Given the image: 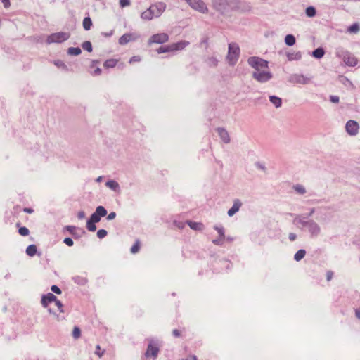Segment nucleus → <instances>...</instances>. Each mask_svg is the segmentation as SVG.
<instances>
[{"instance_id":"obj_48","label":"nucleus","mask_w":360,"mask_h":360,"mask_svg":"<svg viewBox=\"0 0 360 360\" xmlns=\"http://www.w3.org/2000/svg\"><path fill=\"white\" fill-rule=\"evenodd\" d=\"M115 216H116L115 212H111L108 214V216L107 217V219L108 220H112L115 217Z\"/></svg>"},{"instance_id":"obj_46","label":"nucleus","mask_w":360,"mask_h":360,"mask_svg":"<svg viewBox=\"0 0 360 360\" xmlns=\"http://www.w3.org/2000/svg\"><path fill=\"white\" fill-rule=\"evenodd\" d=\"M1 2L3 3L4 4V6L7 8L10 6L11 4H10V0H1Z\"/></svg>"},{"instance_id":"obj_12","label":"nucleus","mask_w":360,"mask_h":360,"mask_svg":"<svg viewBox=\"0 0 360 360\" xmlns=\"http://www.w3.org/2000/svg\"><path fill=\"white\" fill-rule=\"evenodd\" d=\"M310 78L303 75H293L290 77V82L297 84H307L309 83Z\"/></svg>"},{"instance_id":"obj_40","label":"nucleus","mask_w":360,"mask_h":360,"mask_svg":"<svg viewBox=\"0 0 360 360\" xmlns=\"http://www.w3.org/2000/svg\"><path fill=\"white\" fill-rule=\"evenodd\" d=\"M51 289V290H52L53 292H55V293H56V294H58V295H59V294H60V293H61V290H60V289L58 286H56V285H52Z\"/></svg>"},{"instance_id":"obj_23","label":"nucleus","mask_w":360,"mask_h":360,"mask_svg":"<svg viewBox=\"0 0 360 360\" xmlns=\"http://www.w3.org/2000/svg\"><path fill=\"white\" fill-rule=\"evenodd\" d=\"M269 99L270 101L275 105L276 108H279L281 106L282 100L281 98L275 96H271L269 97Z\"/></svg>"},{"instance_id":"obj_3","label":"nucleus","mask_w":360,"mask_h":360,"mask_svg":"<svg viewBox=\"0 0 360 360\" xmlns=\"http://www.w3.org/2000/svg\"><path fill=\"white\" fill-rule=\"evenodd\" d=\"M70 37V32H59L52 33L49 35L46 39L47 44L53 43H62L68 40Z\"/></svg>"},{"instance_id":"obj_15","label":"nucleus","mask_w":360,"mask_h":360,"mask_svg":"<svg viewBox=\"0 0 360 360\" xmlns=\"http://www.w3.org/2000/svg\"><path fill=\"white\" fill-rule=\"evenodd\" d=\"M68 231H69L72 235L79 237L83 233H84V231L74 226H67L65 228Z\"/></svg>"},{"instance_id":"obj_30","label":"nucleus","mask_w":360,"mask_h":360,"mask_svg":"<svg viewBox=\"0 0 360 360\" xmlns=\"http://www.w3.org/2000/svg\"><path fill=\"white\" fill-rule=\"evenodd\" d=\"M18 233L22 236H27L29 235L30 231L27 227L22 226L20 227V229H18Z\"/></svg>"},{"instance_id":"obj_18","label":"nucleus","mask_w":360,"mask_h":360,"mask_svg":"<svg viewBox=\"0 0 360 360\" xmlns=\"http://www.w3.org/2000/svg\"><path fill=\"white\" fill-rule=\"evenodd\" d=\"M307 228L309 232H311L313 235H316L319 232V227L317 224L309 221L307 223Z\"/></svg>"},{"instance_id":"obj_54","label":"nucleus","mask_w":360,"mask_h":360,"mask_svg":"<svg viewBox=\"0 0 360 360\" xmlns=\"http://www.w3.org/2000/svg\"><path fill=\"white\" fill-rule=\"evenodd\" d=\"M79 219H83L84 217V212H79L77 214Z\"/></svg>"},{"instance_id":"obj_49","label":"nucleus","mask_w":360,"mask_h":360,"mask_svg":"<svg viewBox=\"0 0 360 360\" xmlns=\"http://www.w3.org/2000/svg\"><path fill=\"white\" fill-rule=\"evenodd\" d=\"M333 273L332 271H328L327 272L326 276H327V280H328V281L331 280V278H332V277H333Z\"/></svg>"},{"instance_id":"obj_34","label":"nucleus","mask_w":360,"mask_h":360,"mask_svg":"<svg viewBox=\"0 0 360 360\" xmlns=\"http://www.w3.org/2000/svg\"><path fill=\"white\" fill-rule=\"evenodd\" d=\"M80 329L78 327H75L72 331V336L77 339L80 337Z\"/></svg>"},{"instance_id":"obj_37","label":"nucleus","mask_w":360,"mask_h":360,"mask_svg":"<svg viewBox=\"0 0 360 360\" xmlns=\"http://www.w3.org/2000/svg\"><path fill=\"white\" fill-rule=\"evenodd\" d=\"M107 235V231L104 229H101L99 230L98 232H97V236L99 238H103L104 237H105Z\"/></svg>"},{"instance_id":"obj_28","label":"nucleus","mask_w":360,"mask_h":360,"mask_svg":"<svg viewBox=\"0 0 360 360\" xmlns=\"http://www.w3.org/2000/svg\"><path fill=\"white\" fill-rule=\"evenodd\" d=\"M306 254V252L305 250H300L297 252V253L294 256V259L296 260V261H300L301 260L305 255Z\"/></svg>"},{"instance_id":"obj_27","label":"nucleus","mask_w":360,"mask_h":360,"mask_svg":"<svg viewBox=\"0 0 360 360\" xmlns=\"http://www.w3.org/2000/svg\"><path fill=\"white\" fill-rule=\"evenodd\" d=\"M360 30V26L358 23H354L347 28V31L350 33H357Z\"/></svg>"},{"instance_id":"obj_39","label":"nucleus","mask_w":360,"mask_h":360,"mask_svg":"<svg viewBox=\"0 0 360 360\" xmlns=\"http://www.w3.org/2000/svg\"><path fill=\"white\" fill-rule=\"evenodd\" d=\"M82 48L87 51H90V41H86L84 42L82 44Z\"/></svg>"},{"instance_id":"obj_41","label":"nucleus","mask_w":360,"mask_h":360,"mask_svg":"<svg viewBox=\"0 0 360 360\" xmlns=\"http://www.w3.org/2000/svg\"><path fill=\"white\" fill-rule=\"evenodd\" d=\"M64 243L68 246H72L73 245V240L70 238H65Z\"/></svg>"},{"instance_id":"obj_26","label":"nucleus","mask_w":360,"mask_h":360,"mask_svg":"<svg viewBox=\"0 0 360 360\" xmlns=\"http://www.w3.org/2000/svg\"><path fill=\"white\" fill-rule=\"evenodd\" d=\"M285 42L288 46H292L295 44V38L292 34L285 36Z\"/></svg>"},{"instance_id":"obj_16","label":"nucleus","mask_w":360,"mask_h":360,"mask_svg":"<svg viewBox=\"0 0 360 360\" xmlns=\"http://www.w3.org/2000/svg\"><path fill=\"white\" fill-rule=\"evenodd\" d=\"M241 205L242 203L239 200H235L232 207L228 211L229 216L231 217L235 214L239 210Z\"/></svg>"},{"instance_id":"obj_56","label":"nucleus","mask_w":360,"mask_h":360,"mask_svg":"<svg viewBox=\"0 0 360 360\" xmlns=\"http://www.w3.org/2000/svg\"><path fill=\"white\" fill-rule=\"evenodd\" d=\"M86 229L90 231V219L86 221Z\"/></svg>"},{"instance_id":"obj_6","label":"nucleus","mask_w":360,"mask_h":360,"mask_svg":"<svg viewBox=\"0 0 360 360\" xmlns=\"http://www.w3.org/2000/svg\"><path fill=\"white\" fill-rule=\"evenodd\" d=\"M189 6L194 10L200 13H205L207 12V8L202 0H186Z\"/></svg>"},{"instance_id":"obj_53","label":"nucleus","mask_w":360,"mask_h":360,"mask_svg":"<svg viewBox=\"0 0 360 360\" xmlns=\"http://www.w3.org/2000/svg\"><path fill=\"white\" fill-rule=\"evenodd\" d=\"M24 212H27V213H29V214H31L34 212V210L32 209V208H24Z\"/></svg>"},{"instance_id":"obj_11","label":"nucleus","mask_w":360,"mask_h":360,"mask_svg":"<svg viewBox=\"0 0 360 360\" xmlns=\"http://www.w3.org/2000/svg\"><path fill=\"white\" fill-rule=\"evenodd\" d=\"M139 35L136 33H128L122 35L120 39L119 43L121 45H124L129 41H135L139 38Z\"/></svg>"},{"instance_id":"obj_10","label":"nucleus","mask_w":360,"mask_h":360,"mask_svg":"<svg viewBox=\"0 0 360 360\" xmlns=\"http://www.w3.org/2000/svg\"><path fill=\"white\" fill-rule=\"evenodd\" d=\"M106 214V210L103 206H98L96 208L95 213L91 214V224L98 222L101 217L105 216Z\"/></svg>"},{"instance_id":"obj_32","label":"nucleus","mask_w":360,"mask_h":360,"mask_svg":"<svg viewBox=\"0 0 360 360\" xmlns=\"http://www.w3.org/2000/svg\"><path fill=\"white\" fill-rule=\"evenodd\" d=\"M140 249V242L139 240H136L135 244L131 247V252L133 254H135L139 251Z\"/></svg>"},{"instance_id":"obj_7","label":"nucleus","mask_w":360,"mask_h":360,"mask_svg":"<svg viewBox=\"0 0 360 360\" xmlns=\"http://www.w3.org/2000/svg\"><path fill=\"white\" fill-rule=\"evenodd\" d=\"M169 40V36L166 33H159L153 34L148 40V44H163Z\"/></svg>"},{"instance_id":"obj_35","label":"nucleus","mask_w":360,"mask_h":360,"mask_svg":"<svg viewBox=\"0 0 360 360\" xmlns=\"http://www.w3.org/2000/svg\"><path fill=\"white\" fill-rule=\"evenodd\" d=\"M294 188L297 193L300 194H303L305 193V188L302 185H296L294 186Z\"/></svg>"},{"instance_id":"obj_13","label":"nucleus","mask_w":360,"mask_h":360,"mask_svg":"<svg viewBox=\"0 0 360 360\" xmlns=\"http://www.w3.org/2000/svg\"><path fill=\"white\" fill-rule=\"evenodd\" d=\"M343 60L347 65L354 67L357 64V58L350 53H346L343 56Z\"/></svg>"},{"instance_id":"obj_42","label":"nucleus","mask_w":360,"mask_h":360,"mask_svg":"<svg viewBox=\"0 0 360 360\" xmlns=\"http://www.w3.org/2000/svg\"><path fill=\"white\" fill-rule=\"evenodd\" d=\"M54 64L58 68H65L66 66L61 60H56L54 62Z\"/></svg>"},{"instance_id":"obj_50","label":"nucleus","mask_w":360,"mask_h":360,"mask_svg":"<svg viewBox=\"0 0 360 360\" xmlns=\"http://www.w3.org/2000/svg\"><path fill=\"white\" fill-rule=\"evenodd\" d=\"M100 349H101L100 347L97 346L96 347V349L95 351V354H97L99 357H101L102 356V354L100 353Z\"/></svg>"},{"instance_id":"obj_19","label":"nucleus","mask_w":360,"mask_h":360,"mask_svg":"<svg viewBox=\"0 0 360 360\" xmlns=\"http://www.w3.org/2000/svg\"><path fill=\"white\" fill-rule=\"evenodd\" d=\"M105 186L114 191H116V192L120 191L119 184L114 180H110V181H107L105 183Z\"/></svg>"},{"instance_id":"obj_24","label":"nucleus","mask_w":360,"mask_h":360,"mask_svg":"<svg viewBox=\"0 0 360 360\" xmlns=\"http://www.w3.org/2000/svg\"><path fill=\"white\" fill-rule=\"evenodd\" d=\"M324 53V50L322 48H318L313 51L312 56L316 58H321L323 56Z\"/></svg>"},{"instance_id":"obj_29","label":"nucleus","mask_w":360,"mask_h":360,"mask_svg":"<svg viewBox=\"0 0 360 360\" xmlns=\"http://www.w3.org/2000/svg\"><path fill=\"white\" fill-rule=\"evenodd\" d=\"M117 64V60L115 59H110L105 62L104 66L107 68H113Z\"/></svg>"},{"instance_id":"obj_36","label":"nucleus","mask_w":360,"mask_h":360,"mask_svg":"<svg viewBox=\"0 0 360 360\" xmlns=\"http://www.w3.org/2000/svg\"><path fill=\"white\" fill-rule=\"evenodd\" d=\"M214 229L218 232V233L219 234V236L221 238H224L225 237L224 228L222 226H216L214 227Z\"/></svg>"},{"instance_id":"obj_51","label":"nucleus","mask_w":360,"mask_h":360,"mask_svg":"<svg viewBox=\"0 0 360 360\" xmlns=\"http://www.w3.org/2000/svg\"><path fill=\"white\" fill-rule=\"evenodd\" d=\"M296 238V235L293 233H290L289 234V239L291 240V241H293L295 240Z\"/></svg>"},{"instance_id":"obj_59","label":"nucleus","mask_w":360,"mask_h":360,"mask_svg":"<svg viewBox=\"0 0 360 360\" xmlns=\"http://www.w3.org/2000/svg\"><path fill=\"white\" fill-rule=\"evenodd\" d=\"M52 307L55 308V310L58 309V304L56 303L52 304Z\"/></svg>"},{"instance_id":"obj_33","label":"nucleus","mask_w":360,"mask_h":360,"mask_svg":"<svg viewBox=\"0 0 360 360\" xmlns=\"http://www.w3.org/2000/svg\"><path fill=\"white\" fill-rule=\"evenodd\" d=\"M84 28L86 30L90 29V18L86 17L83 21Z\"/></svg>"},{"instance_id":"obj_8","label":"nucleus","mask_w":360,"mask_h":360,"mask_svg":"<svg viewBox=\"0 0 360 360\" xmlns=\"http://www.w3.org/2000/svg\"><path fill=\"white\" fill-rule=\"evenodd\" d=\"M152 13L155 18L160 17L162 13L165 11L166 4L163 2H158L150 6Z\"/></svg>"},{"instance_id":"obj_21","label":"nucleus","mask_w":360,"mask_h":360,"mask_svg":"<svg viewBox=\"0 0 360 360\" xmlns=\"http://www.w3.org/2000/svg\"><path fill=\"white\" fill-rule=\"evenodd\" d=\"M188 226L191 227V229L195 230V231H202L204 228V226L202 223L200 222H193L188 221Z\"/></svg>"},{"instance_id":"obj_4","label":"nucleus","mask_w":360,"mask_h":360,"mask_svg":"<svg viewBox=\"0 0 360 360\" xmlns=\"http://www.w3.org/2000/svg\"><path fill=\"white\" fill-rule=\"evenodd\" d=\"M189 44V42L187 41H180L176 43L171 44L169 45L161 46L158 49V53H162L165 52L174 51H180L184 49Z\"/></svg>"},{"instance_id":"obj_1","label":"nucleus","mask_w":360,"mask_h":360,"mask_svg":"<svg viewBox=\"0 0 360 360\" xmlns=\"http://www.w3.org/2000/svg\"><path fill=\"white\" fill-rule=\"evenodd\" d=\"M248 63L254 68L252 76L257 82L264 83L272 78L267 61L258 57H250Z\"/></svg>"},{"instance_id":"obj_5","label":"nucleus","mask_w":360,"mask_h":360,"mask_svg":"<svg viewBox=\"0 0 360 360\" xmlns=\"http://www.w3.org/2000/svg\"><path fill=\"white\" fill-rule=\"evenodd\" d=\"M240 54V49L237 44L231 43L229 46L227 59L231 65H234L238 60Z\"/></svg>"},{"instance_id":"obj_14","label":"nucleus","mask_w":360,"mask_h":360,"mask_svg":"<svg viewBox=\"0 0 360 360\" xmlns=\"http://www.w3.org/2000/svg\"><path fill=\"white\" fill-rule=\"evenodd\" d=\"M158 348L156 345H153L152 342H150L148 346L147 351L146 352V355L147 356H153L155 358L158 354Z\"/></svg>"},{"instance_id":"obj_44","label":"nucleus","mask_w":360,"mask_h":360,"mask_svg":"<svg viewBox=\"0 0 360 360\" xmlns=\"http://www.w3.org/2000/svg\"><path fill=\"white\" fill-rule=\"evenodd\" d=\"M330 100L331 102L337 103L339 102V97L337 96H330Z\"/></svg>"},{"instance_id":"obj_62","label":"nucleus","mask_w":360,"mask_h":360,"mask_svg":"<svg viewBox=\"0 0 360 360\" xmlns=\"http://www.w3.org/2000/svg\"><path fill=\"white\" fill-rule=\"evenodd\" d=\"M213 63H214V65L217 64V62H216V60H214Z\"/></svg>"},{"instance_id":"obj_61","label":"nucleus","mask_w":360,"mask_h":360,"mask_svg":"<svg viewBox=\"0 0 360 360\" xmlns=\"http://www.w3.org/2000/svg\"><path fill=\"white\" fill-rule=\"evenodd\" d=\"M112 31H111L110 34H106V36H110V35H112Z\"/></svg>"},{"instance_id":"obj_25","label":"nucleus","mask_w":360,"mask_h":360,"mask_svg":"<svg viewBox=\"0 0 360 360\" xmlns=\"http://www.w3.org/2000/svg\"><path fill=\"white\" fill-rule=\"evenodd\" d=\"M82 52L79 47H70L68 49V53L70 56H77Z\"/></svg>"},{"instance_id":"obj_55","label":"nucleus","mask_w":360,"mask_h":360,"mask_svg":"<svg viewBox=\"0 0 360 360\" xmlns=\"http://www.w3.org/2000/svg\"><path fill=\"white\" fill-rule=\"evenodd\" d=\"M173 334L175 337H179L180 335L179 331L176 329L173 330Z\"/></svg>"},{"instance_id":"obj_38","label":"nucleus","mask_w":360,"mask_h":360,"mask_svg":"<svg viewBox=\"0 0 360 360\" xmlns=\"http://www.w3.org/2000/svg\"><path fill=\"white\" fill-rule=\"evenodd\" d=\"M120 5L122 8L130 5V0H120Z\"/></svg>"},{"instance_id":"obj_2","label":"nucleus","mask_w":360,"mask_h":360,"mask_svg":"<svg viewBox=\"0 0 360 360\" xmlns=\"http://www.w3.org/2000/svg\"><path fill=\"white\" fill-rule=\"evenodd\" d=\"M41 304L47 308L49 313L57 314L63 312V304L60 300L52 293L49 292L41 298Z\"/></svg>"},{"instance_id":"obj_47","label":"nucleus","mask_w":360,"mask_h":360,"mask_svg":"<svg viewBox=\"0 0 360 360\" xmlns=\"http://www.w3.org/2000/svg\"><path fill=\"white\" fill-rule=\"evenodd\" d=\"M139 60H140V58L139 56H134L130 59L129 63H132L133 62H137Z\"/></svg>"},{"instance_id":"obj_22","label":"nucleus","mask_w":360,"mask_h":360,"mask_svg":"<svg viewBox=\"0 0 360 360\" xmlns=\"http://www.w3.org/2000/svg\"><path fill=\"white\" fill-rule=\"evenodd\" d=\"M37 248L35 245H30L26 248V254L30 257H33L36 255Z\"/></svg>"},{"instance_id":"obj_20","label":"nucleus","mask_w":360,"mask_h":360,"mask_svg":"<svg viewBox=\"0 0 360 360\" xmlns=\"http://www.w3.org/2000/svg\"><path fill=\"white\" fill-rule=\"evenodd\" d=\"M141 17L143 20H150L154 18V15L151 9L149 8L141 13Z\"/></svg>"},{"instance_id":"obj_52","label":"nucleus","mask_w":360,"mask_h":360,"mask_svg":"<svg viewBox=\"0 0 360 360\" xmlns=\"http://www.w3.org/2000/svg\"><path fill=\"white\" fill-rule=\"evenodd\" d=\"M355 315L359 319H360V307L355 309Z\"/></svg>"},{"instance_id":"obj_60","label":"nucleus","mask_w":360,"mask_h":360,"mask_svg":"<svg viewBox=\"0 0 360 360\" xmlns=\"http://www.w3.org/2000/svg\"><path fill=\"white\" fill-rule=\"evenodd\" d=\"M101 180H102V177H101V176L98 177V178L96 179V181H97L98 182L101 181Z\"/></svg>"},{"instance_id":"obj_58","label":"nucleus","mask_w":360,"mask_h":360,"mask_svg":"<svg viewBox=\"0 0 360 360\" xmlns=\"http://www.w3.org/2000/svg\"><path fill=\"white\" fill-rule=\"evenodd\" d=\"M95 223L91 224V232L96 231V226L94 224Z\"/></svg>"},{"instance_id":"obj_17","label":"nucleus","mask_w":360,"mask_h":360,"mask_svg":"<svg viewBox=\"0 0 360 360\" xmlns=\"http://www.w3.org/2000/svg\"><path fill=\"white\" fill-rule=\"evenodd\" d=\"M217 132L219 136H220L221 139L226 143H229L230 141L229 135L224 129L222 128H218Z\"/></svg>"},{"instance_id":"obj_31","label":"nucleus","mask_w":360,"mask_h":360,"mask_svg":"<svg viewBox=\"0 0 360 360\" xmlns=\"http://www.w3.org/2000/svg\"><path fill=\"white\" fill-rule=\"evenodd\" d=\"M306 14L309 17H314L316 15V9L312 6H309L306 9Z\"/></svg>"},{"instance_id":"obj_43","label":"nucleus","mask_w":360,"mask_h":360,"mask_svg":"<svg viewBox=\"0 0 360 360\" xmlns=\"http://www.w3.org/2000/svg\"><path fill=\"white\" fill-rule=\"evenodd\" d=\"M292 56H293V54H291V53H288L287 55L289 60H292L294 58L297 59V58H300L301 57L300 53H296L295 57H293Z\"/></svg>"},{"instance_id":"obj_57","label":"nucleus","mask_w":360,"mask_h":360,"mask_svg":"<svg viewBox=\"0 0 360 360\" xmlns=\"http://www.w3.org/2000/svg\"><path fill=\"white\" fill-rule=\"evenodd\" d=\"M100 72H101V70L99 68H98L94 70V74L95 75H99Z\"/></svg>"},{"instance_id":"obj_9","label":"nucleus","mask_w":360,"mask_h":360,"mask_svg":"<svg viewBox=\"0 0 360 360\" xmlns=\"http://www.w3.org/2000/svg\"><path fill=\"white\" fill-rule=\"evenodd\" d=\"M346 131L347 132L351 135L354 136L357 134L359 129V125L357 123V122L354 120H349L346 123Z\"/></svg>"},{"instance_id":"obj_45","label":"nucleus","mask_w":360,"mask_h":360,"mask_svg":"<svg viewBox=\"0 0 360 360\" xmlns=\"http://www.w3.org/2000/svg\"><path fill=\"white\" fill-rule=\"evenodd\" d=\"M224 238H221L219 237V238H217V239H215L213 240V243L216 245H221L222 244V242H223V240H224Z\"/></svg>"}]
</instances>
